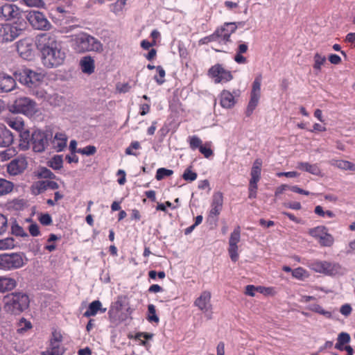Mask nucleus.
<instances>
[{
    "instance_id": "9d476101",
    "label": "nucleus",
    "mask_w": 355,
    "mask_h": 355,
    "mask_svg": "<svg viewBox=\"0 0 355 355\" xmlns=\"http://www.w3.org/2000/svg\"><path fill=\"white\" fill-rule=\"evenodd\" d=\"M33 150L36 153H42L48 145L47 135L40 130H35L31 135Z\"/></svg>"
},
{
    "instance_id": "5701e85b",
    "label": "nucleus",
    "mask_w": 355,
    "mask_h": 355,
    "mask_svg": "<svg viewBox=\"0 0 355 355\" xmlns=\"http://www.w3.org/2000/svg\"><path fill=\"white\" fill-rule=\"evenodd\" d=\"M236 103L233 94L227 91L223 90L220 96V104L223 108H232Z\"/></svg>"
},
{
    "instance_id": "c85d7f7f",
    "label": "nucleus",
    "mask_w": 355,
    "mask_h": 355,
    "mask_svg": "<svg viewBox=\"0 0 355 355\" xmlns=\"http://www.w3.org/2000/svg\"><path fill=\"white\" fill-rule=\"evenodd\" d=\"M297 168L309 172L313 175H318L320 173V169L316 164H311L308 162H298Z\"/></svg>"
},
{
    "instance_id": "de8ad7c7",
    "label": "nucleus",
    "mask_w": 355,
    "mask_h": 355,
    "mask_svg": "<svg viewBox=\"0 0 355 355\" xmlns=\"http://www.w3.org/2000/svg\"><path fill=\"white\" fill-rule=\"evenodd\" d=\"M156 69L158 72V76H155V80L158 85H162L164 83L165 71L161 66H157Z\"/></svg>"
},
{
    "instance_id": "052dcab7",
    "label": "nucleus",
    "mask_w": 355,
    "mask_h": 355,
    "mask_svg": "<svg viewBox=\"0 0 355 355\" xmlns=\"http://www.w3.org/2000/svg\"><path fill=\"white\" fill-rule=\"evenodd\" d=\"M338 340L343 345L348 343L350 341L349 334L345 332H342L338 335Z\"/></svg>"
},
{
    "instance_id": "f3484780",
    "label": "nucleus",
    "mask_w": 355,
    "mask_h": 355,
    "mask_svg": "<svg viewBox=\"0 0 355 355\" xmlns=\"http://www.w3.org/2000/svg\"><path fill=\"white\" fill-rule=\"evenodd\" d=\"M223 196L221 192H216L213 195L211 209L209 211V216H217L223 207Z\"/></svg>"
},
{
    "instance_id": "6e6552de",
    "label": "nucleus",
    "mask_w": 355,
    "mask_h": 355,
    "mask_svg": "<svg viewBox=\"0 0 355 355\" xmlns=\"http://www.w3.org/2000/svg\"><path fill=\"white\" fill-rule=\"evenodd\" d=\"M208 75L214 78L215 83H227L233 78L231 71L225 69L220 64L212 66L208 71Z\"/></svg>"
},
{
    "instance_id": "49530a36",
    "label": "nucleus",
    "mask_w": 355,
    "mask_h": 355,
    "mask_svg": "<svg viewBox=\"0 0 355 355\" xmlns=\"http://www.w3.org/2000/svg\"><path fill=\"white\" fill-rule=\"evenodd\" d=\"M189 145L191 149H200L202 145V140L197 136H192L189 137Z\"/></svg>"
},
{
    "instance_id": "f8f14e48",
    "label": "nucleus",
    "mask_w": 355,
    "mask_h": 355,
    "mask_svg": "<svg viewBox=\"0 0 355 355\" xmlns=\"http://www.w3.org/2000/svg\"><path fill=\"white\" fill-rule=\"evenodd\" d=\"M21 12L19 8L15 4L4 3L0 5V18L3 20H10L18 18Z\"/></svg>"
},
{
    "instance_id": "ea45409f",
    "label": "nucleus",
    "mask_w": 355,
    "mask_h": 355,
    "mask_svg": "<svg viewBox=\"0 0 355 355\" xmlns=\"http://www.w3.org/2000/svg\"><path fill=\"white\" fill-rule=\"evenodd\" d=\"M173 173V171L170 169H167L165 168H159L157 169L155 178L157 180H162L165 177H168L171 175Z\"/></svg>"
},
{
    "instance_id": "4be33fe9",
    "label": "nucleus",
    "mask_w": 355,
    "mask_h": 355,
    "mask_svg": "<svg viewBox=\"0 0 355 355\" xmlns=\"http://www.w3.org/2000/svg\"><path fill=\"white\" fill-rule=\"evenodd\" d=\"M211 294L209 292L205 291L201 295L196 299L195 302L196 306L201 311H208L211 308L210 304Z\"/></svg>"
},
{
    "instance_id": "79ce46f5",
    "label": "nucleus",
    "mask_w": 355,
    "mask_h": 355,
    "mask_svg": "<svg viewBox=\"0 0 355 355\" xmlns=\"http://www.w3.org/2000/svg\"><path fill=\"white\" fill-rule=\"evenodd\" d=\"M96 148L94 146H90V145L87 146L86 147H85L83 148H78L77 150L78 153H80V154H82L84 155H87V156L93 155L96 153Z\"/></svg>"
},
{
    "instance_id": "393cba45",
    "label": "nucleus",
    "mask_w": 355,
    "mask_h": 355,
    "mask_svg": "<svg viewBox=\"0 0 355 355\" xmlns=\"http://www.w3.org/2000/svg\"><path fill=\"white\" fill-rule=\"evenodd\" d=\"M129 302L126 296H119L116 301L112 302L110 311H129Z\"/></svg>"
},
{
    "instance_id": "aec40b11",
    "label": "nucleus",
    "mask_w": 355,
    "mask_h": 355,
    "mask_svg": "<svg viewBox=\"0 0 355 355\" xmlns=\"http://www.w3.org/2000/svg\"><path fill=\"white\" fill-rule=\"evenodd\" d=\"M14 141L12 133L3 125H0V147H8Z\"/></svg>"
},
{
    "instance_id": "ddd939ff",
    "label": "nucleus",
    "mask_w": 355,
    "mask_h": 355,
    "mask_svg": "<svg viewBox=\"0 0 355 355\" xmlns=\"http://www.w3.org/2000/svg\"><path fill=\"white\" fill-rule=\"evenodd\" d=\"M29 302V297L27 295L17 293L13 295L10 302H7V304H10L12 311H25L28 308Z\"/></svg>"
},
{
    "instance_id": "2eb2a0df",
    "label": "nucleus",
    "mask_w": 355,
    "mask_h": 355,
    "mask_svg": "<svg viewBox=\"0 0 355 355\" xmlns=\"http://www.w3.org/2000/svg\"><path fill=\"white\" fill-rule=\"evenodd\" d=\"M33 192L35 195L40 194L48 189L55 190L59 188L57 182L51 180H40L34 183L32 186Z\"/></svg>"
},
{
    "instance_id": "b1692460",
    "label": "nucleus",
    "mask_w": 355,
    "mask_h": 355,
    "mask_svg": "<svg viewBox=\"0 0 355 355\" xmlns=\"http://www.w3.org/2000/svg\"><path fill=\"white\" fill-rule=\"evenodd\" d=\"M17 286V282L14 278L7 276H0V293L10 291Z\"/></svg>"
},
{
    "instance_id": "4c0bfd02",
    "label": "nucleus",
    "mask_w": 355,
    "mask_h": 355,
    "mask_svg": "<svg viewBox=\"0 0 355 355\" xmlns=\"http://www.w3.org/2000/svg\"><path fill=\"white\" fill-rule=\"evenodd\" d=\"M261 76H257L253 83H252V89L251 91L252 96H257L260 97V90H261Z\"/></svg>"
},
{
    "instance_id": "1a4fd4ad",
    "label": "nucleus",
    "mask_w": 355,
    "mask_h": 355,
    "mask_svg": "<svg viewBox=\"0 0 355 355\" xmlns=\"http://www.w3.org/2000/svg\"><path fill=\"white\" fill-rule=\"evenodd\" d=\"M34 47L35 44L31 38H25L19 40L17 43V51L19 55L28 60H31L34 57Z\"/></svg>"
},
{
    "instance_id": "bf43d9fd",
    "label": "nucleus",
    "mask_w": 355,
    "mask_h": 355,
    "mask_svg": "<svg viewBox=\"0 0 355 355\" xmlns=\"http://www.w3.org/2000/svg\"><path fill=\"white\" fill-rule=\"evenodd\" d=\"M305 272L306 271L304 269L299 267L292 271V275L293 277L300 279L304 277Z\"/></svg>"
},
{
    "instance_id": "774afa93",
    "label": "nucleus",
    "mask_w": 355,
    "mask_h": 355,
    "mask_svg": "<svg viewBox=\"0 0 355 355\" xmlns=\"http://www.w3.org/2000/svg\"><path fill=\"white\" fill-rule=\"evenodd\" d=\"M155 313L156 312H149V314L146 317V319L150 322H155V323L159 322V317L156 315Z\"/></svg>"
},
{
    "instance_id": "c9c22d12",
    "label": "nucleus",
    "mask_w": 355,
    "mask_h": 355,
    "mask_svg": "<svg viewBox=\"0 0 355 355\" xmlns=\"http://www.w3.org/2000/svg\"><path fill=\"white\" fill-rule=\"evenodd\" d=\"M327 232V228L324 226H318L315 228L310 229L309 233L313 237L320 239Z\"/></svg>"
},
{
    "instance_id": "37998d69",
    "label": "nucleus",
    "mask_w": 355,
    "mask_h": 355,
    "mask_svg": "<svg viewBox=\"0 0 355 355\" xmlns=\"http://www.w3.org/2000/svg\"><path fill=\"white\" fill-rule=\"evenodd\" d=\"M211 142H207L205 145H202L200 146L199 150L200 152L206 157L209 158L213 155V150L210 148Z\"/></svg>"
},
{
    "instance_id": "58836bf2",
    "label": "nucleus",
    "mask_w": 355,
    "mask_h": 355,
    "mask_svg": "<svg viewBox=\"0 0 355 355\" xmlns=\"http://www.w3.org/2000/svg\"><path fill=\"white\" fill-rule=\"evenodd\" d=\"M334 237L327 231L319 239V243L323 246H331L334 243Z\"/></svg>"
},
{
    "instance_id": "5fc2aeb1",
    "label": "nucleus",
    "mask_w": 355,
    "mask_h": 355,
    "mask_svg": "<svg viewBox=\"0 0 355 355\" xmlns=\"http://www.w3.org/2000/svg\"><path fill=\"white\" fill-rule=\"evenodd\" d=\"M218 33L219 31H216L211 34V35H209L207 37H204L203 39H202L200 40V42L202 43V44H207L210 42H213V41H217L219 37H218Z\"/></svg>"
},
{
    "instance_id": "f704fd0d",
    "label": "nucleus",
    "mask_w": 355,
    "mask_h": 355,
    "mask_svg": "<svg viewBox=\"0 0 355 355\" xmlns=\"http://www.w3.org/2000/svg\"><path fill=\"white\" fill-rule=\"evenodd\" d=\"M37 177L39 178L52 180L55 178V174L51 170L46 167H42L37 172Z\"/></svg>"
},
{
    "instance_id": "bb28decb",
    "label": "nucleus",
    "mask_w": 355,
    "mask_h": 355,
    "mask_svg": "<svg viewBox=\"0 0 355 355\" xmlns=\"http://www.w3.org/2000/svg\"><path fill=\"white\" fill-rule=\"evenodd\" d=\"M19 132V146L21 150H26L30 148V144L31 142V137L30 132L28 130H21Z\"/></svg>"
},
{
    "instance_id": "473e14b6",
    "label": "nucleus",
    "mask_w": 355,
    "mask_h": 355,
    "mask_svg": "<svg viewBox=\"0 0 355 355\" xmlns=\"http://www.w3.org/2000/svg\"><path fill=\"white\" fill-rule=\"evenodd\" d=\"M11 232L12 234L17 236H28L27 233L24 230V229L16 222V220L13 221L11 224Z\"/></svg>"
},
{
    "instance_id": "6ab92c4d",
    "label": "nucleus",
    "mask_w": 355,
    "mask_h": 355,
    "mask_svg": "<svg viewBox=\"0 0 355 355\" xmlns=\"http://www.w3.org/2000/svg\"><path fill=\"white\" fill-rule=\"evenodd\" d=\"M15 80L7 75L0 74V92H9L15 88Z\"/></svg>"
},
{
    "instance_id": "a878e982",
    "label": "nucleus",
    "mask_w": 355,
    "mask_h": 355,
    "mask_svg": "<svg viewBox=\"0 0 355 355\" xmlns=\"http://www.w3.org/2000/svg\"><path fill=\"white\" fill-rule=\"evenodd\" d=\"M80 66L83 73L92 74L94 71V60L90 56H85L80 61Z\"/></svg>"
},
{
    "instance_id": "864d4df0",
    "label": "nucleus",
    "mask_w": 355,
    "mask_h": 355,
    "mask_svg": "<svg viewBox=\"0 0 355 355\" xmlns=\"http://www.w3.org/2000/svg\"><path fill=\"white\" fill-rule=\"evenodd\" d=\"M249 198H255L257 197V183L249 182Z\"/></svg>"
},
{
    "instance_id": "0eeeda50",
    "label": "nucleus",
    "mask_w": 355,
    "mask_h": 355,
    "mask_svg": "<svg viewBox=\"0 0 355 355\" xmlns=\"http://www.w3.org/2000/svg\"><path fill=\"white\" fill-rule=\"evenodd\" d=\"M26 18L31 26L35 29L48 30L51 27L50 22L41 12L32 10L28 12Z\"/></svg>"
},
{
    "instance_id": "13d9d810",
    "label": "nucleus",
    "mask_w": 355,
    "mask_h": 355,
    "mask_svg": "<svg viewBox=\"0 0 355 355\" xmlns=\"http://www.w3.org/2000/svg\"><path fill=\"white\" fill-rule=\"evenodd\" d=\"M338 166L341 168L355 171V164L348 161H341L338 164Z\"/></svg>"
},
{
    "instance_id": "603ef678",
    "label": "nucleus",
    "mask_w": 355,
    "mask_h": 355,
    "mask_svg": "<svg viewBox=\"0 0 355 355\" xmlns=\"http://www.w3.org/2000/svg\"><path fill=\"white\" fill-rule=\"evenodd\" d=\"M261 169H255L252 168L250 173L251 178L250 182L257 183L261 178Z\"/></svg>"
},
{
    "instance_id": "20e7f679",
    "label": "nucleus",
    "mask_w": 355,
    "mask_h": 355,
    "mask_svg": "<svg viewBox=\"0 0 355 355\" xmlns=\"http://www.w3.org/2000/svg\"><path fill=\"white\" fill-rule=\"evenodd\" d=\"M25 265L24 257L19 253L0 254V270H12L20 268Z\"/></svg>"
},
{
    "instance_id": "4468645a",
    "label": "nucleus",
    "mask_w": 355,
    "mask_h": 355,
    "mask_svg": "<svg viewBox=\"0 0 355 355\" xmlns=\"http://www.w3.org/2000/svg\"><path fill=\"white\" fill-rule=\"evenodd\" d=\"M27 167L25 157H17L12 159L7 165V172L10 175H17L22 173Z\"/></svg>"
},
{
    "instance_id": "a18cd8bd",
    "label": "nucleus",
    "mask_w": 355,
    "mask_h": 355,
    "mask_svg": "<svg viewBox=\"0 0 355 355\" xmlns=\"http://www.w3.org/2000/svg\"><path fill=\"white\" fill-rule=\"evenodd\" d=\"M182 178L184 180L192 182L196 180L197 178V173L195 172H193L191 170V168L189 167L185 169V171L183 173Z\"/></svg>"
},
{
    "instance_id": "3c124183",
    "label": "nucleus",
    "mask_w": 355,
    "mask_h": 355,
    "mask_svg": "<svg viewBox=\"0 0 355 355\" xmlns=\"http://www.w3.org/2000/svg\"><path fill=\"white\" fill-rule=\"evenodd\" d=\"M23 2L30 7H44L45 3L43 0H22Z\"/></svg>"
},
{
    "instance_id": "7ed1b4c3",
    "label": "nucleus",
    "mask_w": 355,
    "mask_h": 355,
    "mask_svg": "<svg viewBox=\"0 0 355 355\" xmlns=\"http://www.w3.org/2000/svg\"><path fill=\"white\" fill-rule=\"evenodd\" d=\"M73 46L78 53L87 51L100 53L103 50V44L98 40L86 33L76 35L73 40Z\"/></svg>"
},
{
    "instance_id": "c756f323",
    "label": "nucleus",
    "mask_w": 355,
    "mask_h": 355,
    "mask_svg": "<svg viewBox=\"0 0 355 355\" xmlns=\"http://www.w3.org/2000/svg\"><path fill=\"white\" fill-rule=\"evenodd\" d=\"M14 184L4 178H0V197L4 196L12 192Z\"/></svg>"
},
{
    "instance_id": "7c9ffc66",
    "label": "nucleus",
    "mask_w": 355,
    "mask_h": 355,
    "mask_svg": "<svg viewBox=\"0 0 355 355\" xmlns=\"http://www.w3.org/2000/svg\"><path fill=\"white\" fill-rule=\"evenodd\" d=\"M64 349L60 345L50 343L47 350L42 352V355H63Z\"/></svg>"
},
{
    "instance_id": "0e129e2a",
    "label": "nucleus",
    "mask_w": 355,
    "mask_h": 355,
    "mask_svg": "<svg viewBox=\"0 0 355 355\" xmlns=\"http://www.w3.org/2000/svg\"><path fill=\"white\" fill-rule=\"evenodd\" d=\"M285 207L300 210L302 208L301 204L299 202H290L284 204Z\"/></svg>"
},
{
    "instance_id": "09e8293b",
    "label": "nucleus",
    "mask_w": 355,
    "mask_h": 355,
    "mask_svg": "<svg viewBox=\"0 0 355 355\" xmlns=\"http://www.w3.org/2000/svg\"><path fill=\"white\" fill-rule=\"evenodd\" d=\"M19 328L18 329V332L22 333L32 327L31 322L26 320L24 318H22L19 323Z\"/></svg>"
},
{
    "instance_id": "e2e57ef3",
    "label": "nucleus",
    "mask_w": 355,
    "mask_h": 355,
    "mask_svg": "<svg viewBox=\"0 0 355 355\" xmlns=\"http://www.w3.org/2000/svg\"><path fill=\"white\" fill-rule=\"evenodd\" d=\"M29 232L31 236H37L40 234L39 226L36 223L30 225L28 227Z\"/></svg>"
},
{
    "instance_id": "680f3d73",
    "label": "nucleus",
    "mask_w": 355,
    "mask_h": 355,
    "mask_svg": "<svg viewBox=\"0 0 355 355\" xmlns=\"http://www.w3.org/2000/svg\"><path fill=\"white\" fill-rule=\"evenodd\" d=\"M40 222L44 225H49L52 223L51 216L49 214H42L40 217Z\"/></svg>"
},
{
    "instance_id": "a211bd4d",
    "label": "nucleus",
    "mask_w": 355,
    "mask_h": 355,
    "mask_svg": "<svg viewBox=\"0 0 355 355\" xmlns=\"http://www.w3.org/2000/svg\"><path fill=\"white\" fill-rule=\"evenodd\" d=\"M309 268L316 272L330 274L332 270L331 263L327 261L315 260L309 263Z\"/></svg>"
},
{
    "instance_id": "72a5a7b5",
    "label": "nucleus",
    "mask_w": 355,
    "mask_h": 355,
    "mask_svg": "<svg viewBox=\"0 0 355 355\" xmlns=\"http://www.w3.org/2000/svg\"><path fill=\"white\" fill-rule=\"evenodd\" d=\"M314 64L313 69L319 72L321 70V67L326 62V57L319 53H315L314 55Z\"/></svg>"
},
{
    "instance_id": "6e6d98bb",
    "label": "nucleus",
    "mask_w": 355,
    "mask_h": 355,
    "mask_svg": "<svg viewBox=\"0 0 355 355\" xmlns=\"http://www.w3.org/2000/svg\"><path fill=\"white\" fill-rule=\"evenodd\" d=\"M62 340V336L60 334V332L54 331L52 333V338L51 339L50 343L60 345V343H61Z\"/></svg>"
},
{
    "instance_id": "423d86ee",
    "label": "nucleus",
    "mask_w": 355,
    "mask_h": 355,
    "mask_svg": "<svg viewBox=\"0 0 355 355\" xmlns=\"http://www.w3.org/2000/svg\"><path fill=\"white\" fill-rule=\"evenodd\" d=\"M13 107L17 112L33 115L36 112V103L30 98L19 97L14 101Z\"/></svg>"
},
{
    "instance_id": "e433bc0d",
    "label": "nucleus",
    "mask_w": 355,
    "mask_h": 355,
    "mask_svg": "<svg viewBox=\"0 0 355 355\" xmlns=\"http://www.w3.org/2000/svg\"><path fill=\"white\" fill-rule=\"evenodd\" d=\"M62 155H55L49 162V166L54 170H59L62 167Z\"/></svg>"
},
{
    "instance_id": "39448f33",
    "label": "nucleus",
    "mask_w": 355,
    "mask_h": 355,
    "mask_svg": "<svg viewBox=\"0 0 355 355\" xmlns=\"http://www.w3.org/2000/svg\"><path fill=\"white\" fill-rule=\"evenodd\" d=\"M24 30L21 24H0V43L13 41L19 37Z\"/></svg>"
},
{
    "instance_id": "a19ab883",
    "label": "nucleus",
    "mask_w": 355,
    "mask_h": 355,
    "mask_svg": "<svg viewBox=\"0 0 355 355\" xmlns=\"http://www.w3.org/2000/svg\"><path fill=\"white\" fill-rule=\"evenodd\" d=\"M109 317L110 320L116 324L123 320L126 315H123L122 312H109Z\"/></svg>"
},
{
    "instance_id": "c03bdc74",
    "label": "nucleus",
    "mask_w": 355,
    "mask_h": 355,
    "mask_svg": "<svg viewBox=\"0 0 355 355\" xmlns=\"http://www.w3.org/2000/svg\"><path fill=\"white\" fill-rule=\"evenodd\" d=\"M15 246V241L12 238H6L0 240V249L6 250L12 248Z\"/></svg>"
},
{
    "instance_id": "f257e3e1",
    "label": "nucleus",
    "mask_w": 355,
    "mask_h": 355,
    "mask_svg": "<svg viewBox=\"0 0 355 355\" xmlns=\"http://www.w3.org/2000/svg\"><path fill=\"white\" fill-rule=\"evenodd\" d=\"M36 45L44 66L52 68L64 62L66 54L55 35L49 33H42L37 37Z\"/></svg>"
},
{
    "instance_id": "dca6fc26",
    "label": "nucleus",
    "mask_w": 355,
    "mask_h": 355,
    "mask_svg": "<svg viewBox=\"0 0 355 355\" xmlns=\"http://www.w3.org/2000/svg\"><path fill=\"white\" fill-rule=\"evenodd\" d=\"M237 26L234 22L225 23L223 26L217 28L216 31H219L218 37L221 39L225 43L230 41L231 35L235 32Z\"/></svg>"
},
{
    "instance_id": "f03ea898",
    "label": "nucleus",
    "mask_w": 355,
    "mask_h": 355,
    "mask_svg": "<svg viewBox=\"0 0 355 355\" xmlns=\"http://www.w3.org/2000/svg\"><path fill=\"white\" fill-rule=\"evenodd\" d=\"M15 77L19 83L26 86L37 98H47L46 93L40 88L44 81V73L26 68L16 71Z\"/></svg>"
},
{
    "instance_id": "9b49d317",
    "label": "nucleus",
    "mask_w": 355,
    "mask_h": 355,
    "mask_svg": "<svg viewBox=\"0 0 355 355\" xmlns=\"http://www.w3.org/2000/svg\"><path fill=\"white\" fill-rule=\"evenodd\" d=\"M240 239L241 228L239 226H237L231 233L229 240L228 252L231 260L234 262L237 261L239 259L237 243L240 241Z\"/></svg>"
},
{
    "instance_id": "2f4dec72",
    "label": "nucleus",
    "mask_w": 355,
    "mask_h": 355,
    "mask_svg": "<svg viewBox=\"0 0 355 355\" xmlns=\"http://www.w3.org/2000/svg\"><path fill=\"white\" fill-rule=\"evenodd\" d=\"M260 97L257 96L250 95V100L249 101L247 110H246V115L248 116H250L253 112L254 110L258 105Z\"/></svg>"
},
{
    "instance_id": "412c9836",
    "label": "nucleus",
    "mask_w": 355,
    "mask_h": 355,
    "mask_svg": "<svg viewBox=\"0 0 355 355\" xmlns=\"http://www.w3.org/2000/svg\"><path fill=\"white\" fill-rule=\"evenodd\" d=\"M67 136L63 132H57L52 141L53 148L57 152L62 151L67 146Z\"/></svg>"
},
{
    "instance_id": "8fccbe9b",
    "label": "nucleus",
    "mask_w": 355,
    "mask_h": 355,
    "mask_svg": "<svg viewBox=\"0 0 355 355\" xmlns=\"http://www.w3.org/2000/svg\"><path fill=\"white\" fill-rule=\"evenodd\" d=\"M8 219L7 218L0 214V235L3 234L8 230Z\"/></svg>"
},
{
    "instance_id": "338daca9",
    "label": "nucleus",
    "mask_w": 355,
    "mask_h": 355,
    "mask_svg": "<svg viewBox=\"0 0 355 355\" xmlns=\"http://www.w3.org/2000/svg\"><path fill=\"white\" fill-rule=\"evenodd\" d=\"M329 60L331 64H338L341 62V58L336 54H331L329 56Z\"/></svg>"
},
{
    "instance_id": "cd10ccee",
    "label": "nucleus",
    "mask_w": 355,
    "mask_h": 355,
    "mask_svg": "<svg viewBox=\"0 0 355 355\" xmlns=\"http://www.w3.org/2000/svg\"><path fill=\"white\" fill-rule=\"evenodd\" d=\"M5 122L8 125H9L11 128L17 130V131H21L23 130L24 126V121L21 118L17 117V116H10L6 117L5 119Z\"/></svg>"
},
{
    "instance_id": "4d7b16f0",
    "label": "nucleus",
    "mask_w": 355,
    "mask_h": 355,
    "mask_svg": "<svg viewBox=\"0 0 355 355\" xmlns=\"http://www.w3.org/2000/svg\"><path fill=\"white\" fill-rule=\"evenodd\" d=\"M87 311H106L101 309V302L99 300L93 301L88 306Z\"/></svg>"
},
{
    "instance_id": "69168bd1",
    "label": "nucleus",
    "mask_w": 355,
    "mask_h": 355,
    "mask_svg": "<svg viewBox=\"0 0 355 355\" xmlns=\"http://www.w3.org/2000/svg\"><path fill=\"white\" fill-rule=\"evenodd\" d=\"M290 190H291L292 191H293L295 193H297L303 194V195H306V196H309L311 194V193L309 191L304 190V189L298 187L297 186H291L290 187Z\"/></svg>"
}]
</instances>
